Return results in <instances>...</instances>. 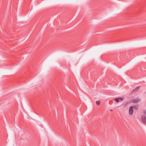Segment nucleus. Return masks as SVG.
I'll return each instance as SVG.
<instances>
[{
  "mask_svg": "<svg viewBox=\"0 0 146 146\" xmlns=\"http://www.w3.org/2000/svg\"><path fill=\"white\" fill-rule=\"evenodd\" d=\"M141 118L143 123L146 125V117L145 116L143 115L141 116Z\"/></svg>",
  "mask_w": 146,
  "mask_h": 146,
  "instance_id": "obj_1",
  "label": "nucleus"
},
{
  "mask_svg": "<svg viewBox=\"0 0 146 146\" xmlns=\"http://www.w3.org/2000/svg\"><path fill=\"white\" fill-rule=\"evenodd\" d=\"M140 88V86L137 87L133 90L131 94L134 93L136 92L139 90Z\"/></svg>",
  "mask_w": 146,
  "mask_h": 146,
  "instance_id": "obj_2",
  "label": "nucleus"
},
{
  "mask_svg": "<svg viewBox=\"0 0 146 146\" xmlns=\"http://www.w3.org/2000/svg\"><path fill=\"white\" fill-rule=\"evenodd\" d=\"M123 100V98H118L113 100L115 101L117 103H118L119 101H122Z\"/></svg>",
  "mask_w": 146,
  "mask_h": 146,
  "instance_id": "obj_3",
  "label": "nucleus"
},
{
  "mask_svg": "<svg viewBox=\"0 0 146 146\" xmlns=\"http://www.w3.org/2000/svg\"><path fill=\"white\" fill-rule=\"evenodd\" d=\"M133 107L132 106H131L129 110V114L130 115H132L133 113Z\"/></svg>",
  "mask_w": 146,
  "mask_h": 146,
  "instance_id": "obj_4",
  "label": "nucleus"
},
{
  "mask_svg": "<svg viewBox=\"0 0 146 146\" xmlns=\"http://www.w3.org/2000/svg\"><path fill=\"white\" fill-rule=\"evenodd\" d=\"M140 100V99L138 98L134 99L132 100V102L134 103H136L139 102Z\"/></svg>",
  "mask_w": 146,
  "mask_h": 146,
  "instance_id": "obj_5",
  "label": "nucleus"
},
{
  "mask_svg": "<svg viewBox=\"0 0 146 146\" xmlns=\"http://www.w3.org/2000/svg\"><path fill=\"white\" fill-rule=\"evenodd\" d=\"M100 102L99 101H97L96 102V104H97L98 105H99L100 104Z\"/></svg>",
  "mask_w": 146,
  "mask_h": 146,
  "instance_id": "obj_6",
  "label": "nucleus"
},
{
  "mask_svg": "<svg viewBox=\"0 0 146 146\" xmlns=\"http://www.w3.org/2000/svg\"><path fill=\"white\" fill-rule=\"evenodd\" d=\"M127 104H128V103H127H127H126L125 104H124V106L125 107L127 106Z\"/></svg>",
  "mask_w": 146,
  "mask_h": 146,
  "instance_id": "obj_7",
  "label": "nucleus"
},
{
  "mask_svg": "<svg viewBox=\"0 0 146 146\" xmlns=\"http://www.w3.org/2000/svg\"><path fill=\"white\" fill-rule=\"evenodd\" d=\"M144 94H146V92H144Z\"/></svg>",
  "mask_w": 146,
  "mask_h": 146,
  "instance_id": "obj_8",
  "label": "nucleus"
},
{
  "mask_svg": "<svg viewBox=\"0 0 146 146\" xmlns=\"http://www.w3.org/2000/svg\"><path fill=\"white\" fill-rule=\"evenodd\" d=\"M110 111H112V110H110Z\"/></svg>",
  "mask_w": 146,
  "mask_h": 146,
  "instance_id": "obj_9",
  "label": "nucleus"
}]
</instances>
